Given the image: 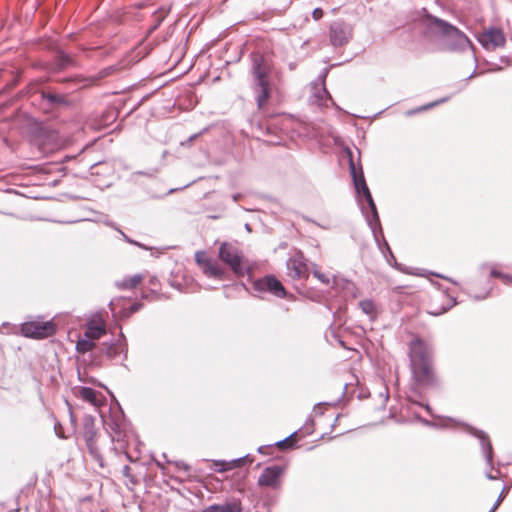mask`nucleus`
I'll use <instances>...</instances> for the list:
<instances>
[{
    "label": "nucleus",
    "mask_w": 512,
    "mask_h": 512,
    "mask_svg": "<svg viewBox=\"0 0 512 512\" xmlns=\"http://www.w3.org/2000/svg\"><path fill=\"white\" fill-rule=\"evenodd\" d=\"M284 468L278 465L266 467L258 478V485L261 487L278 488L281 485V477Z\"/></svg>",
    "instance_id": "0eeeda50"
},
{
    "label": "nucleus",
    "mask_w": 512,
    "mask_h": 512,
    "mask_svg": "<svg viewBox=\"0 0 512 512\" xmlns=\"http://www.w3.org/2000/svg\"><path fill=\"white\" fill-rule=\"evenodd\" d=\"M48 98L51 102H60L61 100V97L58 95H49Z\"/></svg>",
    "instance_id": "c85d7f7f"
},
{
    "label": "nucleus",
    "mask_w": 512,
    "mask_h": 512,
    "mask_svg": "<svg viewBox=\"0 0 512 512\" xmlns=\"http://www.w3.org/2000/svg\"><path fill=\"white\" fill-rule=\"evenodd\" d=\"M254 288L259 292H270L280 298H283L286 295L285 288L274 276H266L255 281Z\"/></svg>",
    "instance_id": "1a4fd4ad"
},
{
    "label": "nucleus",
    "mask_w": 512,
    "mask_h": 512,
    "mask_svg": "<svg viewBox=\"0 0 512 512\" xmlns=\"http://www.w3.org/2000/svg\"><path fill=\"white\" fill-rule=\"evenodd\" d=\"M202 270L206 275L219 279H221L224 275V270L214 260H210L208 264L202 268Z\"/></svg>",
    "instance_id": "a211bd4d"
},
{
    "label": "nucleus",
    "mask_w": 512,
    "mask_h": 512,
    "mask_svg": "<svg viewBox=\"0 0 512 512\" xmlns=\"http://www.w3.org/2000/svg\"><path fill=\"white\" fill-rule=\"evenodd\" d=\"M143 280V276L141 274H135L133 276L125 277L124 279L117 281L115 285L118 289L121 290H130L135 288L138 284Z\"/></svg>",
    "instance_id": "dca6fc26"
},
{
    "label": "nucleus",
    "mask_w": 512,
    "mask_h": 512,
    "mask_svg": "<svg viewBox=\"0 0 512 512\" xmlns=\"http://www.w3.org/2000/svg\"><path fill=\"white\" fill-rule=\"evenodd\" d=\"M290 437H292V435H290L289 437H287V438H285V439H283L281 441H278L277 442L278 447L279 448H283L284 446H286V444L288 443Z\"/></svg>",
    "instance_id": "cd10ccee"
},
{
    "label": "nucleus",
    "mask_w": 512,
    "mask_h": 512,
    "mask_svg": "<svg viewBox=\"0 0 512 512\" xmlns=\"http://www.w3.org/2000/svg\"><path fill=\"white\" fill-rule=\"evenodd\" d=\"M410 367L413 378V388L433 387L437 378L432 367V350L421 339L415 338L410 343Z\"/></svg>",
    "instance_id": "f257e3e1"
},
{
    "label": "nucleus",
    "mask_w": 512,
    "mask_h": 512,
    "mask_svg": "<svg viewBox=\"0 0 512 512\" xmlns=\"http://www.w3.org/2000/svg\"><path fill=\"white\" fill-rule=\"evenodd\" d=\"M219 258L228 264L234 273L244 274L243 256L234 245L227 242L222 243L219 249Z\"/></svg>",
    "instance_id": "39448f33"
},
{
    "label": "nucleus",
    "mask_w": 512,
    "mask_h": 512,
    "mask_svg": "<svg viewBox=\"0 0 512 512\" xmlns=\"http://www.w3.org/2000/svg\"><path fill=\"white\" fill-rule=\"evenodd\" d=\"M94 346H95L94 340L84 336V338L77 341L76 350L79 353H86L88 351H91L94 348Z\"/></svg>",
    "instance_id": "aec40b11"
},
{
    "label": "nucleus",
    "mask_w": 512,
    "mask_h": 512,
    "mask_svg": "<svg viewBox=\"0 0 512 512\" xmlns=\"http://www.w3.org/2000/svg\"><path fill=\"white\" fill-rule=\"evenodd\" d=\"M313 274L321 283L326 284V285H328L330 283V279L326 274H324L318 270H315L313 272Z\"/></svg>",
    "instance_id": "393cba45"
},
{
    "label": "nucleus",
    "mask_w": 512,
    "mask_h": 512,
    "mask_svg": "<svg viewBox=\"0 0 512 512\" xmlns=\"http://www.w3.org/2000/svg\"><path fill=\"white\" fill-rule=\"evenodd\" d=\"M479 42L486 49H495L504 46L506 42L505 35L498 28H490L479 35Z\"/></svg>",
    "instance_id": "9d476101"
},
{
    "label": "nucleus",
    "mask_w": 512,
    "mask_h": 512,
    "mask_svg": "<svg viewBox=\"0 0 512 512\" xmlns=\"http://www.w3.org/2000/svg\"><path fill=\"white\" fill-rule=\"evenodd\" d=\"M478 437L482 440L483 448L486 451L487 459L489 462L492 460V445L490 441L487 439L486 435L480 433Z\"/></svg>",
    "instance_id": "4be33fe9"
},
{
    "label": "nucleus",
    "mask_w": 512,
    "mask_h": 512,
    "mask_svg": "<svg viewBox=\"0 0 512 512\" xmlns=\"http://www.w3.org/2000/svg\"><path fill=\"white\" fill-rule=\"evenodd\" d=\"M196 137H197V135L195 134V135L191 136L190 140H194Z\"/></svg>",
    "instance_id": "4c0bfd02"
},
{
    "label": "nucleus",
    "mask_w": 512,
    "mask_h": 512,
    "mask_svg": "<svg viewBox=\"0 0 512 512\" xmlns=\"http://www.w3.org/2000/svg\"><path fill=\"white\" fill-rule=\"evenodd\" d=\"M242 461H243V458L234 459V460H231L229 462H226V461H215L214 462V467H215L214 469L217 472H225V471L231 470V469L239 466Z\"/></svg>",
    "instance_id": "6ab92c4d"
},
{
    "label": "nucleus",
    "mask_w": 512,
    "mask_h": 512,
    "mask_svg": "<svg viewBox=\"0 0 512 512\" xmlns=\"http://www.w3.org/2000/svg\"><path fill=\"white\" fill-rule=\"evenodd\" d=\"M503 281H504V283H506V284H508V283H512V276L507 275V274H504V275H503Z\"/></svg>",
    "instance_id": "c756f323"
},
{
    "label": "nucleus",
    "mask_w": 512,
    "mask_h": 512,
    "mask_svg": "<svg viewBox=\"0 0 512 512\" xmlns=\"http://www.w3.org/2000/svg\"><path fill=\"white\" fill-rule=\"evenodd\" d=\"M350 169H351V174H352V177H353V181H354V186H355V189L357 191V193L360 195V194H363L364 198L366 199L369 207H370V215H367V222L369 224V226L371 227V229L374 231L375 230V227L379 224V217H378V213H377V208H376V205H375V202L372 198V195L370 193V190L366 184V181H365V178L363 176V173L360 172V174L358 175L357 172H356V169H355V166L353 163H351L350 165Z\"/></svg>",
    "instance_id": "7ed1b4c3"
},
{
    "label": "nucleus",
    "mask_w": 512,
    "mask_h": 512,
    "mask_svg": "<svg viewBox=\"0 0 512 512\" xmlns=\"http://www.w3.org/2000/svg\"><path fill=\"white\" fill-rule=\"evenodd\" d=\"M124 238L126 239V241H128L129 243H133V244H136L138 246H140V244H138L137 242H134L132 241L131 239H129L126 235H124Z\"/></svg>",
    "instance_id": "f704fd0d"
},
{
    "label": "nucleus",
    "mask_w": 512,
    "mask_h": 512,
    "mask_svg": "<svg viewBox=\"0 0 512 512\" xmlns=\"http://www.w3.org/2000/svg\"><path fill=\"white\" fill-rule=\"evenodd\" d=\"M139 307H140L139 304L132 305L131 308H130V312L127 315H130V314L136 312L139 309Z\"/></svg>",
    "instance_id": "7c9ffc66"
},
{
    "label": "nucleus",
    "mask_w": 512,
    "mask_h": 512,
    "mask_svg": "<svg viewBox=\"0 0 512 512\" xmlns=\"http://www.w3.org/2000/svg\"><path fill=\"white\" fill-rule=\"evenodd\" d=\"M498 506H499V505H498V503H495V504L493 505V507L490 509V511H489V512H495V511H496V509L498 508Z\"/></svg>",
    "instance_id": "c9c22d12"
},
{
    "label": "nucleus",
    "mask_w": 512,
    "mask_h": 512,
    "mask_svg": "<svg viewBox=\"0 0 512 512\" xmlns=\"http://www.w3.org/2000/svg\"><path fill=\"white\" fill-rule=\"evenodd\" d=\"M359 306L366 315L370 316L371 318L375 317L376 308L373 301L369 299L362 300L360 301Z\"/></svg>",
    "instance_id": "412c9836"
},
{
    "label": "nucleus",
    "mask_w": 512,
    "mask_h": 512,
    "mask_svg": "<svg viewBox=\"0 0 512 512\" xmlns=\"http://www.w3.org/2000/svg\"><path fill=\"white\" fill-rule=\"evenodd\" d=\"M435 23L444 35L455 40L457 47L464 48L469 45L470 41L467 36L457 28L440 19H436Z\"/></svg>",
    "instance_id": "f8f14e48"
},
{
    "label": "nucleus",
    "mask_w": 512,
    "mask_h": 512,
    "mask_svg": "<svg viewBox=\"0 0 512 512\" xmlns=\"http://www.w3.org/2000/svg\"><path fill=\"white\" fill-rule=\"evenodd\" d=\"M330 42L333 46H342L346 44L352 36L351 28L342 21L331 24L329 30Z\"/></svg>",
    "instance_id": "6e6552de"
},
{
    "label": "nucleus",
    "mask_w": 512,
    "mask_h": 512,
    "mask_svg": "<svg viewBox=\"0 0 512 512\" xmlns=\"http://www.w3.org/2000/svg\"><path fill=\"white\" fill-rule=\"evenodd\" d=\"M251 74L253 78V89L257 94L256 102L262 108L270 97V74L272 65L270 61L261 54H253L251 57Z\"/></svg>",
    "instance_id": "f03ea898"
},
{
    "label": "nucleus",
    "mask_w": 512,
    "mask_h": 512,
    "mask_svg": "<svg viewBox=\"0 0 512 512\" xmlns=\"http://www.w3.org/2000/svg\"><path fill=\"white\" fill-rule=\"evenodd\" d=\"M288 275L293 279H300L308 276L306 259L302 253L297 252L287 261Z\"/></svg>",
    "instance_id": "9b49d317"
},
{
    "label": "nucleus",
    "mask_w": 512,
    "mask_h": 512,
    "mask_svg": "<svg viewBox=\"0 0 512 512\" xmlns=\"http://www.w3.org/2000/svg\"><path fill=\"white\" fill-rule=\"evenodd\" d=\"M78 377H79V380L82 381V382H91V383H94V380L93 379H87L85 377H83L80 372L78 373Z\"/></svg>",
    "instance_id": "2f4dec72"
},
{
    "label": "nucleus",
    "mask_w": 512,
    "mask_h": 512,
    "mask_svg": "<svg viewBox=\"0 0 512 512\" xmlns=\"http://www.w3.org/2000/svg\"><path fill=\"white\" fill-rule=\"evenodd\" d=\"M447 300V296L444 294H438L433 297L431 303L429 304L428 313L433 316H439L445 313L449 309L450 305L437 307L435 304L447 302Z\"/></svg>",
    "instance_id": "2eb2a0df"
},
{
    "label": "nucleus",
    "mask_w": 512,
    "mask_h": 512,
    "mask_svg": "<svg viewBox=\"0 0 512 512\" xmlns=\"http://www.w3.org/2000/svg\"><path fill=\"white\" fill-rule=\"evenodd\" d=\"M96 434L94 419L92 417L85 418L83 422L84 440L86 442L89 453L99 463L100 466H103V458L96 445Z\"/></svg>",
    "instance_id": "423d86ee"
},
{
    "label": "nucleus",
    "mask_w": 512,
    "mask_h": 512,
    "mask_svg": "<svg viewBox=\"0 0 512 512\" xmlns=\"http://www.w3.org/2000/svg\"><path fill=\"white\" fill-rule=\"evenodd\" d=\"M241 503L237 500L231 502H225L223 504H214L202 512H241Z\"/></svg>",
    "instance_id": "4468645a"
},
{
    "label": "nucleus",
    "mask_w": 512,
    "mask_h": 512,
    "mask_svg": "<svg viewBox=\"0 0 512 512\" xmlns=\"http://www.w3.org/2000/svg\"><path fill=\"white\" fill-rule=\"evenodd\" d=\"M76 395L82 400L92 404L95 407H99L103 404L102 395L89 387H79L76 390Z\"/></svg>",
    "instance_id": "ddd939ff"
},
{
    "label": "nucleus",
    "mask_w": 512,
    "mask_h": 512,
    "mask_svg": "<svg viewBox=\"0 0 512 512\" xmlns=\"http://www.w3.org/2000/svg\"><path fill=\"white\" fill-rule=\"evenodd\" d=\"M104 353L108 358L113 359L120 353V346L118 344H111L105 349Z\"/></svg>",
    "instance_id": "b1692460"
},
{
    "label": "nucleus",
    "mask_w": 512,
    "mask_h": 512,
    "mask_svg": "<svg viewBox=\"0 0 512 512\" xmlns=\"http://www.w3.org/2000/svg\"><path fill=\"white\" fill-rule=\"evenodd\" d=\"M21 333L28 338H46L55 333V324L52 321H27L21 325Z\"/></svg>",
    "instance_id": "20e7f679"
},
{
    "label": "nucleus",
    "mask_w": 512,
    "mask_h": 512,
    "mask_svg": "<svg viewBox=\"0 0 512 512\" xmlns=\"http://www.w3.org/2000/svg\"><path fill=\"white\" fill-rule=\"evenodd\" d=\"M110 69H111V68H109V69L105 70V75H108V73H109L108 71H109Z\"/></svg>",
    "instance_id": "58836bf2"
},
{
    "label": "nucleus",
    "mask_w": 512,
    "mask_h": 512,
    "mask_svg": "<svg viewBox=\"0 0 512 512\" xmlns=\"http://www.w3.org/2000/svg\"><path fill=\"white\" fill-rule=\"evenodd\" d=\"M491 275H492L493 277H499V278H501V279L503 280V275H504V274H502V273H500V272H497V271H495V270H492V271H491Z\"/></svg>",
    "instance_id": "72a5a7b5"
},
{
    "label": "nucleus",
    "mask_w": 512,
    "mask_h": 512,
    "mask_svg": "<svg viewBox=\"0 0 512 512\" xmlns=\"http://www.w3.org/2000/svg\"><path fill=\"white\" fill-rule=\"evenodd\" d=\"M445 100H446V99H441L440 101H437V102H434V103L427 104V105H425L424 107H422L420 110H426V109L432 108V107H434L435 105H437L438 103H442V102H444Z\"/></svg>",
    "instance_id": "bb28decb"
},
{
    "label": "nucleus",
    "mask_w": 512,
    "mask_h": 512,
    "mask_svg": "<svg viewBox=\"0 0 512 512\" xmlns=\"http://www.w3.org/2000/svg\"><path fill=\"white\" fill-rule=\"evenodd\" d=\"M106 333L104 323L90 324L85 331V337L91 338L92 340L99 339Z\"/></svg>",
    "instance_id": "f3484780"
},
{
    "label": "nucleus",
    "mask_w": 512,
    "mask_h": 512,
    "mask_svg": "<svg viewBox=\"0 0 512 512\" xmlns=\"http://www.w3.org/2000/svg\"><path fill=\"white\" fill-rule=\"evenodd\" d=\"M312 17L315 19V20H320L322 17H323V11L321 8H316L314 9V11L312 12Z\"/></svg>",
    "instance_id": "a878e982"
},
{
    "label": "nucleus",
    "mask_w": 512,
    "mask_h": 512,
    "mask_svg": "<svg viewBox=\"0 0 512 512\" xmlns=\"http://www.w3.org/2000/svg\"><path fill=\"white\" fill-rule=\"evenodd\" d=\"M176 466L179 467V468H183L184 470H188L189 469V466L185 463H182V462H176Z\"/></svg>",
    "instance_id": "473e14b6"
},
{
    "label": "nucleus",
    "mask_w": 512,
    "mask_h": 512,
    "mask_svg": "<svg viewBox=\"0 0 512 512\" xmlns=\"http://www.w3.org/2000/svg\"><path fill=\"white\" fill-rule=\"evenodd\" d=\"M210 260L205 251H197L195 253V261L201 268L207 265Z\"/></svg>",
    "instance_id": "5701e85b"
},
{
    "label": "nucleus",
    "mask_w": 512,
    "mask_h": 512,
    "mask_svg": "<svg viewBox=\"0 0 512 512\" xmlns=\"http://www.w3.org/2000/svg\"><path fill=\"white\" fill-rule=\"evenodd\" d=\"M502 501V494H500V496L498 497L496 503H498V505L501 503Z\"/></svg>",
    "instance_id": "e433bc0d"
}]
</instances>
